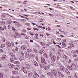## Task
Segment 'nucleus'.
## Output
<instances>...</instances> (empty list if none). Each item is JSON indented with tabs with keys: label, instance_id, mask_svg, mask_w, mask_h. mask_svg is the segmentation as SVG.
Returning a JSON list of instances; mask_svg holds the SVG:
<instances>
[{
	"label": "nucleus",
	"instance_id": "obj_1",
	"mask_svg": "<svg viewBox=\"0 0 78 78\" xmlns=\"http://www.w3.org/2000/svg\"><path fill=\"white\" fill-rule=\"evenodd\" d=\"M21 70L23 71L24 73H27V71L26 70V67H23L21 68Z\"/></svg>",
	"mask_w": 78,
	"mask_h": 78
},
{
	"label": "nucleus",
	"instance_id": "obj_2",
	"mask_svg": "<svg viewBox=\"0 0 78 78\" xmlns=\"http://www.w3.org/2000/svg\"><path fill=\"white\" fill-rule=\"evenodd\" d=\"M51 73H52L53 75H56V71L54 69L52 70L51 71Z\"/></svg>",
	"mask_w": 78,
	"mask_h": 78
},
{
	"label": "nucleus",
	"instance_id": "obj_3",
	"mask_svg": "<svg viewBox=\"0 0 78 78\" xmlns=\"http://www.w3.org/2000/svg\"><path fill=\"white\" fill-rule=\"evenodd\" d=\"M72 69H73V70H75L76 69V65L74 63H73L71 65Z\"/></svg>",
	"mask_w": 78,
	"mask_h": 78
},
{
	"label": "nucleus",
	"instance_id": "obj_4",
	"mask_svg": "<svg viewBox=\"0 0 78 78\" xmlns=\"http://www.w3.org/2000/svg\"><path fill=\"white\" fill-rule=\"evenodd\" d=\"M9 66L10 69H13V68L14 67V66H15L11 63H9Z\"/></svg>",
	"mask_w": 78,
	"mask_h": 78
},
{
	"label": "nucleus",
	"instance_id": "obj_5",
	"mask_svg": "<svg viewBox=\"0 0 78 78\" xmlns=\"http://www.w3.org/2000/svg\"><path fill=\"white\" fill-rule=\"evenodd\" d=\"M19 59L21 62V61H23V60H25V58L23 56H20L19 58Z\"/></svg>",
	"mask_w": 78,
	"mask_h": 78
},
{
	"label": "nucleus",
	"instance_id": "obj_6",
	"mask_svg": "<svg viewBox=\"0 0 78 78\" xmlns=\"http://www.w3.org/2000/svg\"><path fill=\"white\" fill-rule=\"evenodd\" d=\"M1 59L2 60H5L6 59V55H2V57L1 58Z\"/></svg>",
	"mask_w": 78,
	"mask_h": 78
},
{
	"label": "nucleus",
	"instance_id": "obj_7",
	"mask_svg": "<svg viewBox=\"0 0 78 78\" xmlns=\"http://www.w3.org/2000/svg\"><path fill=\"white\" fill-rule=\"evenodd\" d=\"M7 45L8 47H11V44L9 41H7Z\"/></svg>",
	"mask_w": 78,
	"mask_h": 78
},
{
	"label": "nucleus",
	"instance_id": "obj_8",
	"mask_svg": "<svg viewBox=\"0 0 78 78\" xmlns=\"http://www.w3.org/2000/svg\"><path fill=\"white\" fill-rule=\"evenodd\" d=\"M60 69L62 71L64 72V70H65V67H64V66H61L60 67Z\"/></svg>",
	"mask_w": 78,
	"mask_h": 78
},
{
	"label": "nucleus",
	"instance_id": "obj_9",
	"mask_svg": "<svg viewBox=\"0 0 78 78\" xmlns=\"http://www.w3.org/2000/svg\"><path fill=\"white\" fill-rule=\"evenodd\" d=\"M25 55L27 58H28V59H30V56L29 55V54H28V53L25 54Z\"/></svg>",
	"mask_w": 78,
	"mask_h": 78
},
{
	"label": "nucleus",
	"instance_id": "obj_10",
	"mask_svg": "<svg viewBox=\"0 0 78 78\" xmlns=\"http://www.w3.org/2000/svg\"><path fill=\"white\" fill-rule=\"evenodd\" d=\"M41 59L42 63H44V62H45V58H44L43 57H41Z\"/></svg>",
	"mask_w": 78,
	"mask_h": 78
},
{
	"label": "nucleus",
	"instance_id": "obj_11",
	"mask_svg": "<svg viewBox=\"0 0 78 78\" xmlns=\"http://www.w3.org/2000/svg\"><path fill=\"white\" fill-rule=\"evenodd\" d=\"M28 75L29 76H31L32 75V72H28Z\"/></svg>",
	"mask_w": 78,
	"mask_h": 78
},
{
	"label": "nucleus",
	"instance_id": "obj_12",
	"mask_svg": "<svg viewBox=\"0 0 78 78\" xmlns=\"http://www.w3.org/2000/svg\"><path fill=\"white\" fill-rule=\"evenodd\" d=\"M51 59H52V61H55V60L56 59V57L55 56H52V57H51Z\"/></svg>",
	"mask_w": 78,
	"mask_h": 78
},
{
	"label": "nucleus",
	"instance_id": "obj_13",
	"mask_svg": "<svg viewBox=\"0 0 78 78\" xmlns=\"http://www.w3.org/2000/svg\"><path fill=\"white\" fill-rule=\"evenodd\" d=\"M16 35L20 37H21V34H20V33L16 32Z\"/></svg>",
	"mask_w": 78,
	"mask_h": 78
},
{
	"label": "nucleus",
	"instance_id": "obj_14",
	"mask_svg": "<svg viewBox=\"0 0 78 78\" xmlns=\"http://www.w3.org/2000/svg\"><path fill=\"white\" fill-rule=\"evenodd\" d=\"M12 73L13 74H14V75H17L18 74V73L16 71H12Z\"/></svg>",
	"mask_w": 78,
	"mask_h": 78
},
{
	"label": "nucleus",
	"instance_id": "obj_15",
	"mask_svg": "<svg viewBox=\"0 0 78 78\" xmlns=\"http://www.w3.org/2000/svg\"><path fill=\"white\" fill-rule=\"evenodd\" d=\"M65 72L66 73H67L68 74H70V73L69 71L68 70V69H66Z\"/></svg>",
	"mask_w": 78,
	"mask_h": 78
},
{
	"label": "nucleus",
	"instance_id": "obj_16",
	"mask_svg": "<svg viewBox=\"0 0 78 78\" xmlns=\"http://www.w3.org/2000/svg\"><path fill=\"white\" fill-rule=\"evenodd\" d=\"M39 52L40 54H42V53H44V50H41L39 51Z\"/></svg>",
	"mask_w": 78,
	"mask_h": 78
},
{
	"label": "nucleus",
	"instance_id": "obj_17",
	"mask_svg": "<svg viewBox=\"0 0 78 78\" xmlns=\"http://www.w3.org/2000/svg\"><path fill=\"white\" fill-rule=\"evenodd\" d=\"M49 66H46L44 67V70H48Z\"/></svg>",
	"mask_w": 78,
	"mask_h": 78
},
{
	"label": "nucleus",
	"instance_id": "obj_18",
	"mask_svg": "<svg viewBox=\"0 0 78 78\" xmlns=\"http://www.w3.org/2000/svg\"><path fill=\"white\" fill-rule=\"evenodd\" d=\"M26 67L27 68V69H30L31 67L30 66V65L29 64H27L26 65Z\"/></svg>",
	"mask_w": 78,
	"mask_h": 78
},
{
	"label": "nucleus",
	"instance_id": "obj_19",
	"mask_svg": "<svg viewBox=\"0 0 78 78\" xmlns=\"http://www.w3.org/2000/svg\"><path fill=\"white\" fill-rule=\"evenodd\" d=\"M34 66H38V64H37V63L35 61L34 62Z\"/></svg>",
	"mask_w": 78,
	"mask_h": 78
},
{
	"label": "nucleus",
	"instance_id": "obj_20",
	"mask_svg": "<svg viewBox=\"0 0 78 78\" xmlns=\"http://www.w3.org/2000/svg\"><path fill=\"white\" fill-rule=\"evenodd\" d=\"M44 56H45V57H46V58H48V55H47L46 54V53H44L43 55Z\"/></svg>",
	"mask_w": 78,
	"mask_h": 78
},
{
	"label": "nucleus",
	"instance_id": "obj_21",
	"mask_svg": "<svg viewBox=\"0 0 78 78\" xmlns=\"http://www.w3.org/2000/svg\"><path fill=\"white\" fill-rule=\"evenodd\" d=\"M67 67L68 69H69V70H72V68H71V66L68 65L67 66Z\"/></svg>",
	"mask_w": 78,
	"mask_h": 78
},
{
	"label": "nucleus",
	"instance_id": "obj_22",
	"mask_svg": "<svg viewBox=\"0 0 78 78\" xmlns=\"http://www.w3.org/2000/svg\"><path fill=\"white\" fill-rule=\"evenodd\" d=\"M34 75L35 76H36V77H39V75H38L37 73L35 72L34 73Z\"/></svg>",
	"mask_w": 78,
	"mask_h": 78
},
{
	"label": "nucleus",
	"instance_id": "obj_23",
	"mask_svg": "<svg viewBox=\"0 0 78 78\" xmlns=\"http://www.w3.org/2000/svg\"><path fill=\"white\" fill-rule=\"evenodd\" d=\"M60 58H61L58 55H57V59L58 61V60H59V59H60Z\"/></svg>",
	"mask_w": 78,
	"mask_h": 78
},
{
	"label": "nucleus",
	"instance_id": "obj_24",
	"mask_svg": "<svg viewBox=\"0 0 78 78\" xmlns=\"http://www.w3.org/2000/svg\"><path fill=\"white\" fill-rule=\"evenodd\" d=\"M10 61L12 63H14V59L13 58H11L10 59Z\"/></svg>",
	"mask_w": 78,
	"mask_h": 78
},
{
	"label": "nucleus",
	"instance_id": "obj_25",
	"mask_svg": "<svg viewBox=\"0 0 78 78\" xmlns=\"http://www.w3.org/2000/svg\"><path fill=\"white\" fill-rule=\"evenodd\" d=\"M33 51H34L35 53H37V50H36V49L34 48L33 49Z\"/></svg>",
	"mask_w": 78,
	"mask_h": 78
},
{
	"label": "nucleus",
	"instance_id": "obj_26",
	"mask_svg": "<svg viewBox=\"0 0 78 78\" xmlns=\"http://www.w3.org/2000/svg\"><path fill=\"white\" fill-rule=\"evenodd\" d=\"M25 48L26 47L25 46L23 45L21 47V49H22V50H24V49H25Z\"/></svg>",
	"mask_w": 78,
	"mask_h": 78
},
{
	"label": "nucleus",
	"instance_id": "obj_27",
	"mask_svg": "<svg viewBox=\"0 0 78 78\" xmlns=\"http://www.w3.org/2000/svg\"><path fill=\"white\" fill-rule=\"evenodd\" d=\"M40 66L41 68H44V65L43 64H41L40 65Z\"/></svg>",
	"mask_w": 78,
	"mask_h": 78
},
{
	"label": "nucleus",
	"instance_id": "obj_28",
	"mask_svg": "<svg viewBox=\"0 0 78 78\" xmlns=\"http://www.w3.org/2000/svg\"><path fill=\"white\" fill-rule=\"evenodd\" d=\"M40 44H41V45H43V46H44L45 45V43L44 42H40Z\"/></svg>",
	"mask_w": 78,
	"mask_h": 78
},
{
	"label": "nucleus",
	"instance_id": "obj_29",
	"mask_svg": "<svg viewBox=\"0 0 78 78\" xmlns=\"http://www.w3.org/2000/svg\"><path fill=\"white\" fill-rule=\"evenodd\" d=\"M20 63V62L18 61H16L14 62V64H19Z\"/></svg>",
	"mask_w": 78,
	"mask_h": 78
},
{
	"label": "nucleus",
	"instance_id": "obj_30",
	"mask_svg": "<svg viewBox=\"0 0 78 78\" xmlns=\"http://www.w3.org/2000/svg\"><path fill=\"white\" fill-rule=\"evenodd\" d=\"M62 45L63 47H66V43H65L64 42H62Z\"/></svg>",
	"mask_w": 78,
	"mask_h": 78
},
{
	"label": "nucleus",
	"instance_id": "obj_31",
	"mask_svg": "<svg viewBox=\"0 0 78 78\" xmlns=\"http://www.w3.org/2000/svg\"><path fill=\"white\" fill-rule=\"evenodd\" d=\"M71 53H72L73 54H74L75 53V51H73V50L71 51Z\"/></svg>",
	"mask_w": 78,
	"mask_h": 78
},
{
	"label": "nucleus",
	"instance_id": "obj_32",
	"mask_svg": "<svg viewBox=\"0 0 78 78\" xmlns=\"http://www.w3.org/2000/svg\"><path fill=\"white\" fill-rule=\"evenodd\" d=\"M27 51L28 52H31V50L30 49H27Z\"/></svg>",
	"mask_w": 78,
	"mask_h": 78
},
{
	"label": "nucleus",
	"instance_id": "obj_33",
	"mask_svg": "<svg viewBox=\"0 0 78 78\" xmlns=\"http://www.w3.org/2000/svg\"><path fill=\"white\" fill-rule=\"evenodd\" d=\"M0 30L2 31H3V30H4V28H3V27L0 26Z\"/></svg>",
	"mask_w": 78,
	"mask_h": 78
},
{
	"label": "nucleus",
	"instance_id": "obj_34",
	"mask_svg": "<svg viewBox=\"0 0 78 78\" xmlns=\"http://www.w3.org/2000/svg\"><path fill=\"white\" fill-rule=\"evenodd\" d=\"M63 57L65 59H67V57L65 55H63Z\"/></svg>",
	"mask_w": 78,
	"mask_h": 78
},
{
	"label": "nucleus",
	"instance_id": "obj_35",
	"mask_svg": "<svg viewBox=\"0 0 78 78\" xmlns=\"http://www.w3.org/2000/svg\"><path fill=\"white\" fill-rule=\"evenodd\" d=\"M1 17L3 18H5V15L2 14L1 15Z\"/></svg>",
	"mask_w": 78,
	"mask_h": 78
},
{
	"label": "nucleus",
	"instance_id": "obj_36",
	"mask_svg": "<svg viewBox=\"0 0 78 78\" xmlns=\"http://www.w3.org/2000/svg\"><path fill=\"white\" fill-rule=\"evenodd\" d=\"M21 31L22 32H23V33H25V32L26 31V30L25 29H23L21 30Z\"/></svg>",
	"mask_w": 78,
	"mask_h": 78
},
{
	"label": "nucleus",
	"instance_id": "obj_37",
	"mask_svg": "<svg viewBox=\"0 0 78 78\" xmlns=\"http://www.w3.org/2000/svg\"><path fill=\"white\" fill-rule=\"evenodd\" d=\"M76 56H77V55L76 54H74L73 55V58L76 57Z\"/></svg>",
	"mask_w": 78,
	"mask_h": 78
},
{
	"label": "nucleus",
	"instance_id": "obj_38",
	"mask_svg": "<svg viewBox=\"0 0 78 78\" xmlns=\"http://www.w3.org/2000/svg\"><path fill=\"white\" fill-rule=\"evenodd\" d=\"M47 75H50L51 74V73H50L49 72H47Z\"/></svg>",
	"mask_w": 78,
	"mask_h": 78
},
{
	"label": "nucleus",
	"instance_id": "obj_39",
	"mask_svg": "<svg viewBox=\"0 0 78 78\" xmlns=\"http://www.w3.org/2000/svg\"><path fill=\"white\" fill-rule=\"evenodd\" d=\"M1 47H5V45L4 44H1Z\"/></svg>",
	"mask_w": 78,
	"mask_h": 78
},
{
	"label": "nucleus",
	"instance_id": "obj_40",
	"mask_svg": "<svg viewBox=\"0 0 78 78\" xmlns=\"http://www.w3.org/2000/svg\"><path fill=\"white\" fill-rule=\"evenodd\" d=\"M11 56H12V57H14V54L12 53L11 54Z\"/></svg>",
	"mask_w": 78,
	"mask_h": 78
},
{
	"label": "nucleus",
	"instance_id": "obj_41",
	"mask_svg": "<svg viewBox=\"0 0 78 78\" xmlns=\"http://www.w3.org/2000/svg\"><path fill=\"white\" fill-rule=\"evenodd\" d=\"M33 29L34 30H36L37 31H39V29H38L36 28H33Z\"/></svg>",
	"mask_w": 78,
	"mask_h": 78
},
{
	"label": "nucleus",
	"instance_id": "obj_42",
	"mask_svg": "<svg viewBox=\"0 0 78 78\" xmlns=\"http://www.w3.org/2000/svg\"><path fill=\"white\" fill-rule=\"evenodd\" d=\"M14 69H15V70H19V68H16V67H15L14 68Z\"/></svg>",
	"mask_w": 78,
	"mask_h": 78
},
{
	"label": "nucleus",
	"instance_id": "obj_43",
	"mask_svg": "<svg viewBox=\"0 0 78 78\" xmlns=\"http://www.w3.org/2000/svg\"><path fill=\"white\" fill-rule=\"evenodd\" d=\"M21 25L20 24L18 23L17 24V27H20Z\"/></svg>",
	"mask_w": 78,
	"mask_h": 78
},
{
	"label": "nucleus",
	"instance_id": "obj_44",
	"mask_svg": "<svg viewBox=\"0 0 78 78\" xmlns=\"http://www.w3.org/2000/svg\"><path fill=\"white\" fill-rule=\"evenodd\" d=\"M52 55V53H51V52L50 53V54H49V56L50 57H51L52 56V55Z\"/></svg>",
	"mask_w": 78,
	"mask_h": 78
},
{
	"label": "nucleus",
	"instance_id": "obj_45",
	"mask_svg": "<svg viewBox=\"0 0 78 78\" xmlns=\"http://www.w3.org/2000/svg\"><path fill=\"white\" fill-rule=\"evenodd\" d=\"M5 21H0V23H5Z\"/></svg>",
	"mask_w": 78,
	"mask_h": 78
},
{
	"label": "nucleus",
	"instance_id": "obj_46",
	"mask_svg": "<svg viewBox=\"0 0 78 78\" xmlns=\"http://www.w3.org/2000/svg\"><path fill=\"white\" fill-rule=\"evenodd\" d=\"M25 39H29V37L27 36L25 37Z\"/></svg>",
	"mask_w": 78,
	"mask_h": 78
},
{
	"label": "nucleus",
	"instance_id": "obj_47",
	"mask_svg": "<svg viewBox=\"0 0 78 78\" xmlns=\"http://www.w3.org/2000/svg\"><path fill=\"white\" fill-rule=\"evenodd\" d=\"M21 55L23 56H24V53L23 52H22L21 53Z\"/></svg>",
	"mask_w": 78,
	"mask_h": 78
},
{
	"label": "nucleus",
	"instance_id": "obj_48",
	"mask_svg": "<svg viewBox=\"0 0 78 78\" xmlns=\"http://www.w3.org/2000/svg\"><path fill=\"white\" fill-rule=\"evenodd\" d=\"M10 28H11V26H10V25H9L8 26V29L9 30V29H10Z\"/></svg>",
	"mask_w": 78,
	"mask_h": 78
},
{
	"label": "nucleus",
	"instance_id": "obj_49",
	"mask_svg": "<svg viewBox=\"0 0 78 78\" xmlns=\"http://www.w3.org/2000/svg\"><path fill=\"white\" fill-rule=\"evenodd\" d=\"M12 47H14V43L12 42Z\"/></svg>",
	"mask_w": 78,
	"mask_h": 78
},
{
	"label": "nucleus",
	"instance_id": "obj_50",
	"mask_svg": "<svg viewBox=\"0 0 78 78\" xmlns=\"http://www.w3.org/2000/svg\"><path fill=\"white\" fill-rule=\"evenodd\" d=\"M35 39H38V37L37 36H35Z\"/></svg>",
	"mask_w": 78,
	"mask_h": 78
},
{
	"label": "nucleus",
	"instance_id": "obj_51",
	"mask_svg": "<svg viewBox=\"0 0 78 78\" xmlns=\"http://www.w3.org/2000/svg\"><path fill=\"white\" fill-rule=\"evenodd\" d=\"M3 27H4V30H6V26L4 25Z\"/></svg>",
	"mask_w": 78,
	"mask_h": 78
},
{
	"label": "nucleus",
	"instance_id": "obj_52",
	"mask_svg": "<svg viewBox=\"0 0 78 78\" xmlns=\"http://www.w3.org/2000/svg\"><path fill=\"white\" fill-rule=\"evenodd\" d=\"M0 51H2V52H3V50H2L1 48H0Z\"/></svg>",
	"mask_w": 78,
	"mask_h": 78
},
{
	"label": "nucleus",
	"instance_id": "obj_53",
	"mask_svg": "<svg viewBox=\"0 0 78 78\" xmlns=\"http://www.w3.org/2000/svg\"><path fill=\"white\" fill-rule=\"evenodd\" d=\"M58 75H59L60 76L61 75V72H59L58 73Z\"/></svg>",
	"mask_w": 78,
	"mask_h": 78
},
{
	"label": "nucleus",
	"instance_id": "obj_54",
	"mask_svg": "<svg viewBox=\"0 0 78 78\" xmlns=\"http://www.w3.org/2000/svg\"><path fill=\"white\" fill-rule=\"evenodd\" d=\"M21 21L22 22H25V21H26V20H22Z\"/></svg>",
	"mask_w": 78,
	"mask_h": 78
},
{
	"label": "nucleus",
	"instance_id": "obj_55",
	"mask_svg": "<svg viewBox=\"0 0 78 78\" xmlns=\"http://www.w3.org/2000/svg\"><path fill=\"white\" fill-rule=\"evenodd\" d=\"M12 30L13 31H15V30H16V29H15V28H14V27L12 28Z\"/></svg>",
	"mask_w": 78,
	"mask_h": 78
},
{
	"label": "nucleus",
	"instance_id": "obj_56",
	"mask_svg": "<svg viewBox=\"0 0 78 78\" xmlns=\"http://www.w3.org/2000/svg\"><path fill=\"white\" fill-rule=\"evenodd\" d=\"M72 62V60H69V63L70 64V63H71Z\"/></svg>",
	"mask_w": 78,
	"mask_h": 78
},
{
	"label": "nucleus",
	"instance_id": "obj_57",
	"mask_svg": "<svg viewBox=\"0 0 78 78\" xmlns=\"http://www.w3.org/2000/svg\"><path fill=\"white\" fill-rule=\"evenodd\" d=\"M62 76V77H64V76L63 75H62V74H61V75L60 76Z\"/></svg>",
	"mask_w": 78,
	"mask_h": 78
},
{
	"label": "nucleus",
	"instance_id": "obj_58",
	"mask_svg": "<svg viewBox=\"0 0 78 78\" xmlns=\"http://www.w3.org/2000/svg\"><path fill=\"white\" fill-rule=\"evenodd\" d=\"M2 40H3V42H5V41H6V40L5 38L2 39Z\"/></svg>",
	"mask_w": 78,
	"mask_h": 78
},
{
	"label": "nucleus",
	"instance_id": "obj_59",
	"mask_svg": "<svg viewBox=\"0 0 78 78\" xmlns=\"http://www.w3.org/2000/svg\"><path fill=\"white\" fill-rule=\"evenodd\" d=\"M70 8H71V9H73V10H75V9H73V8L71 6H70Z\"/></svg>",
	"mask_w": 78,
	"mask_h": 78
},
{
	"label": "nucleus",
	"instance_id": "obj_60",
	"mask_svg": "<svg viewBox=\"0 0 78 78\" xmlns=\"http://www.w3.org/2000/svg\"><path fill=\"white\" fill-rule=\"evenodd\" d=\"M75 53H78V50L75 51Z\"/></svg>",
	"mask_w": 78,
	"mask_h": 78
},
{
	"label": "nucleus",
	"instance_id": "obj_61",
	"mask_svg": "<svg viewBox=\"0 0 78 78\" xmlns=\"http://www.w3.org/2000/svg\"><path fill=\"white\" fill-rule=\"evenodd\" d=\"M0 77L1 78H3V75H2V74H1V75L0 76Z\"/></svg>",
	"mask_w": 78,
	"mask_h": 78
},
{
	"label": "nucleus",
	"instance_id": "obj_62",
	"mask_svg": "<svg viewBox=\"0 0 78 78\" xmlns=\"http://www.w3.org/2000/svg\"><path fill=\"white\" fill-rule=\"evenodd\" d=\"M56 33L57 34H59V32H56Z\"/></svg>",
	"mask_w": 78,
	"mask_h": 78
},
{
	"label": "nucleus",
	"instance_id": "obj_63",
	"mask_svg": "<svg viewBox=\"0 0 78 78\" xmlns=\"http://www.w3.org/2000/svg\"><path fill=\"white\" fill-rule=\"evenodd\" d=\"M63 42H66V39H65L63 40Z\"/></svg>",
	"mask_w": 78,
	"mask_h": 78
},
{
	"label": "nucleus",
	"instance_id": "obj_64",
	"mask_svg": "<svg viewBox=\"0 0 78 78\" xmlns=\"http://www.w3.org/2000/svg\"><path fill=\"white\" fill-rule=\"evenodd\" d=\"M69 78H73L72 76H69Z\"/></svg>",
	"mask_w": 78,
	"mask_h": 78
}]
</instances>
